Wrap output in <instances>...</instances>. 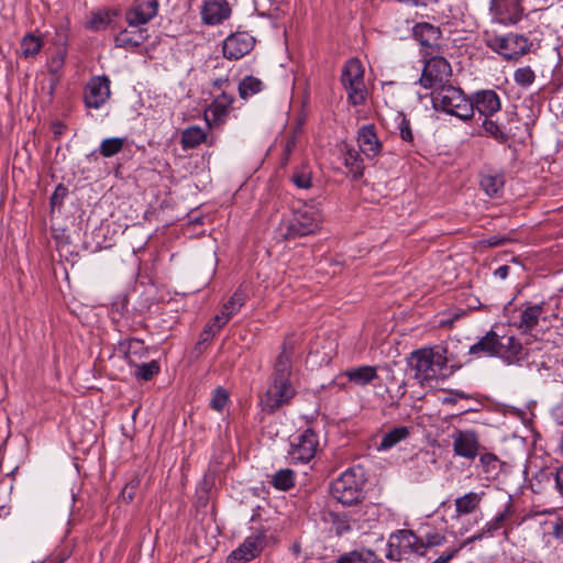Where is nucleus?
Returning a JSON list of instances; mask_svg holds the SVG:
<instances>
[{
	"label": "nucleus",
	"instance_id": "11",
	"mask_svg": "<svg viewBox=\"0 0 563 563\" xmlns=\"http://www.w3.org/2000/svg\"><path fill=\"white\" fill-rule=\"evenodd\" d=\"M471 104V119L475 111L481 117L490 118L501 109V100L493 89H482L473 92L468 98Z\"/></svg>",
	"mask_w": 563,
	"mask_h": 563
},
{
	"label": "nucleus",
	"instance_id": "39",
	"mask_svg": "<svg viewBox=\"0 0 563 563\" xmlns=\"http://www.w3.org/2000/svg\"><path fill=\"white\" fill-rule=\"evenodd\" d=\"M246 294L241 288H239L233 292L231 298L223 303L222 310L232 318L244 306Z\"/></svg>",
	"mask_w": 563,
	"mask_h": 563
},
{
	"label": "nucleus",
	"instance_id": "32",
	"mask_svg": "<svg viewBox=\"0 0 563 563\" xmlns=\"http://www.w3.org/2000/svg\"><path fill=\"white\" fill-rule=\"evenodd\" d=\"M410 434L409 428L405 426L396 427L384 434L378 450H389L394 448L396 444L407 439Z\"/></svg>",
	"mask_w": 563,
	"mask_h": 563
},
{
	"label": "nucleus",
	"instance_id": "29",
	"mask_svg": "<svg viewBox=\"0 0 563 563\" xmlns=\"http://www.w3.org/2000/svg\"><path fill=\"white\" fill-rule=\"evenodd\" d=\"M208 142V133L198 125H190L181 133V146L184 150L196 148L202 143Z\"/></svg>",
	"mask_w": 563,
	"mask_h": 563
},
{
	"label": "nucleus",
	"instance_id": "56",
	"mask_svg": "<svg viewBox=\"0 0 563 563\" xmlns=\"http://www.w3.org/2000/svg\"><path fill=\"white\" fill-rule=\"evenodd\" d=\"M219 331L210 323L203 329L201 336L205 341H207L210 338L214 336Z\"/></svg>",
	"mask_w": 563,
	"mask_h": 563
},
{
	"label": "nucleus",
	"instance_id": "15",
	"mask_svg": "<svg viewBox=\"0 0 563 563\" xmlns=\"http://www.w3.org/2000/svg\"><path fill=\"white\" fill-rule=\"evenodd\" d=\"M233 101V95L224 90L214 96L213 101L205 111V119L208 128L219 126L225 122Z\"/></svg>",
	"mask_w": 563,
	"mask_h": 563
},
{
	"label": "nucleus",
	"instance_id": "57",
	"mask_svg": "<svg viewBox=\"0 0 563 563\" xmlns=\"http://www.w3.org/2000/svg\"><path fill=\"white\" fill-rule=\"evenodd\" d=\"M553 536L556 538V539H562L563 538V520L560 519L558 520L554 526H553Z\"/></svg>",
	"mask_w": 563,
	"mask_h": 563
},
{
	"label": "nucleus",
	"instance_id": "47",
	"mask_svg": "<svg viewBox=\"0 0 563 563\" xmlns=\"http://www.w3.org/2000/svg\"><path fill=\"white\" fill-rule=\"evenodd\" d=\"M292 183L300 189H308L311 186V173L308 170H297L291 176Z\"/></svg>",
	"mask_w": 563,
	"mask_h": 563
},
{
	"label": "nucleus",
	"instance_id": "43",
	"mask_svg": "<svg viewBox=\"0 0 563 563\" xmlns=\"http://www.w3.org/2000/svg\"><path fill=\"white\" fill-rule=\"evenodd\" d=\"M136 367L135 376L143 380H151L159 373V365L156 361L134 365Z\"/></svg>",
	"mask_w": 563,
	"mask_h": 563
},
{
	"label": "nucleus",
	"instance_id": "42",
	"mask_svg": "<svg viewBox=\"0 0 563 563\" xmlns=\"http://www.w3.org/2000/svg\"><path fill=\"white\" fill-rule=\"evenodd\" d=\"M514 80L521 88H529L536 80V74L529 66L519 67L514 73Z\"/></svg>",
	"mask_w": 563,
	"mask_h": 563
},
{
	"label": "nucleus",
	"instance_id": "50",
	"mask_svg": "<svg viewBox=\"0 0 563 563\" xmlns=\"http://www.w3.org/2000/svg\"><path fill=\"white\" fill-rule=\"evenodd\" d=\"M231 319V317L221 309V312L212 319V327L220 331Z\"/></svg>",
	"mask_w": 563,
	"mask_h": 563
},
{
	"label": "nucleus",
	"instance_id": "31",
	"mask_svg": "<svg viewBox=\"0 0 563 563\" xmlns=\"http://www.w3.org/2000/svg\"><path fill=\"white\" fill-rule=\"evenodd\" d=\"M264 87L265 85L260 78L255 76H246L239 84V96L241 99L247 100L249 98L263 91Z\"/></svg>",
	"mask_w": 563,
	"mask_h": 563
},
{
	"label": "nucleus",
	"instance_id": "46",
	"mask_svg": "<svg viewBox=\"0 0 563 563\" xmlns=\"http://www.w3.org/2000/svg\"><path fill=\"white\" fill-rule=\"evenodd\" d=\"M399 118H400V121L398 123V130H399L400 137L402 139V141H405L407 143H412L413 142V133L411 130L410 121L404 114H400Z\"/></svg>",
	"mask_w": 563,
	"mask_h": 563
},
{
	"label": "nucleus",
	"instance_id": "5",
	"mask_svg": "<svg viewBox=\"0 0 563 563\" xmlns=\"http://www.w3.org/2000/svg\"><path fill=\"white\" fill-rule=\"evenodd\" d=\"M432 104L437 111H443L463 121L471 119V104L464 92L452 85L438 87L432 91Z\"/></svg>",
	"mask_w": 563,
	"mask_h": 563
},
{
	"label": "nucleus",
	"instance_id": "27",
	"mask_svg": "<svg viewBox=\"0 0 563 563\" xmlns=\"http://www.w3.org/2000/svg\"><path fill=\"white\" fill-rule=\"evenodd\" d=\"M344 376L357 386H366L377 378V368L371 365L356 366L346 369Z\"/></svg>",
	"mask_w": 563,
	"mask_h": 563
},
{
	"label": "nucleus",
	"instance_id": "14",
	"mask_svg": "<svg viewBox=\"0 0 563 563\" xmlns=\"http://www.w3.org/2000/svg\"><path fill=\"white\" fill-rule=\"evenodd\" d=\"M495 350L494 357H499L509 365L520 364L526 358L525 347L514 335L496 333Z\"/></svg>",
	"mask_w": 563,
	"mask_h": 563
},
{
	"label": "nucleus",
	"instance_id": "25",
	"mask_svg": "<svg viewBox=\"0 0 563 563\" xmlns=\"http://www.w3.org/2000/svg\"><path fill=\"white\" fill-rule=\"evenodd\" d=\"M119 350L124 354L125 361L132 366L137 361L147 356V349L144 342L139 339H126L119 343Z\"/></svg>",
	"mask_w": 563,
	"mask_h": 563
},
{
	"label": "nucleus",
	"instance_id": "63",
	"mask_svg": "<svg viewBox=\"0 0 563 563\" xmlns=\"http://www.w3.org/2000/svg\"><path fill=\"white\" fill-rule=\"evenodd\" d=\"M473 542H475V540L473 539V536H471L464 541V544H471Z\"/></svg>",
	"mask_w": 563,
	"mask_h": 563
},
{
	"label": "nucleus",
	"instance_id": "36",
	"mask_svg": "<svg viewBox=\"0 0 563 563\" xmlns=\"http://www.w3.org/2000/svg\"><path fill=\"white\" fill-rule=\"evenodd\" d=\"M43 47V38L41 35H36L34 33H29L23 36L21 41V52L22 55L27 57H33L37 55Z\"/></svg>",
	"mask_w": 563,
	"mask_h": 563
},
{
	"label": "nucleus",
	"instance_id": "58",
	"mask_svg": "<svg viewBox=\"0 0 563 563\" xmlns=\"http://www.w3.org/2000/svg\"><path fill=\"white\" fill-rule=\"evenodd\" d=\"M509 271H510V268H509V266H508V265H501V266H499V267L495 271V273H494V274H495V276H496V277H498V278H500V279H505V278L508 276Z\"/></svg>",
	"mask_w": 563,
	"mask_h": 563
},
{
	"label": "nucleus",
	"instance_id": "7",
	"mask_svg": "<svg viewBox=\"0 0 563 563\" xmlns=\"http://www.w3.org/2000/svg\"><path fill=\"white\" fill-rule=\"evenodd\" d=\"M319 449V437L310 428L294 437L288 450V456L292 463L306 464L317 454Z\"/></svg>",
	"mask_w": 563,
	"mask_h": 563
},
{
	"label": "nucleus",
	"instance_id": "55",
	"mask_svg": "<svg viewBox=\"0 0 563 563\" xmlns=\"http://www.w3.org/2000/svg\"><path fill=\"white\" fill-rule=\"evenodd\" d=\"M457 552H459L457 549L451 550L450 552L440 555L432 563H448V562H450L456 555Z\"/></svg>",
	"mask_w": 563,
	"mask_h": 563
},
{
	"label": "nucleus",
	"instance_id": "13",
	"mask_svg": "<svg viewBox=\"0 0 563 563\" xmlns=\"http://www.w3.org/2000/svg\"><path fill=\"white\" fill-rule=\"evenodd\" d=\"M455 455L466 460H474L481 450L478 434L474 430L456 429L451 435Z\"/></svg>",
	"mask_w": 563,
	"mask_h": 563
},
{
	"label": "nucleus",
	"instance_id": "35",
	"mask_svg": "<svg viewBox=\"0 0 563 563\" xmlns=\"http://www.w3.org/2000/svg\"><path fill=\"white\" fill-rule=\"evenodd\" d=\"M512 505L508 503L503 511L483 526L484 533H486L488 538L494 537L495 532L501 529L505 521L512 516Z\"/></svg>",
	"mask_w": 563,
	"mask_h": 563
},
{
	"label": "nucleus",
	"instance_id": "38",
	"mask_svg": "<svg viewBox=\"0 0 563 563\" xmlns=\"http://www.w3.org/2000/svg\"><path fill=\"white\" fill-rule=\"evenodd\" d=\"M376 555L371 550L352 551L342 555L338 563H375Z\"/></svg>",
	"mask_w": 563,
	"mask_h": 563
},
{
	"label": "nucleus",
	"instance_id": "16",
	"mask_svg": "<svg viewBox=\"0 0 563 563\" xmlns=\"http://www.w3.org/2000/svg\"><path fill=\"white\" fill-rule=\"evenodd\" d=\"M255 45V37L247 32H235L229 35L222 46L223 56L238 60L249 54Z\"/></svg>",
	"mask_w": 563,
	"mask_h": 563
},
{
	"label": "nucleus",
	"instance_id": "48",
	"mask_svg": "<svg viewBox=\"0 0 563 563\" xmlns=\"http://www.w3.org/2000/svg\"><path fill=\"white\" fill-rule=\"evenodd\" d=\"M228 399H229L228 393L223 388H218V389H216V391L211 398L210 406L212 409H214L217 411H221L224 408V406L227 405Z\"/></svg>",
	"mask_w": 563,
	"mask_h": 563
},
{
	"label": "nucleus",
	"instance_id": "18",
	"mask_svg": "<svg viewBox=\"0 0 563 563\" xmlns=\"http://www.w3.org/2000/svg\"><path fill=\"white\" fill-rule=\"evenodd\" d=\"M157 0H143L134 3L125 12V21L130 26L139 27L148 23L158 12Z\"/></svg>",
	"mask_w": 563,
	"mask_h": 563
},
{
	"label": "nucleus",
	"instance_id": "12",
	"mask_svg": "<svg viewBox=\"0 0 563 563\" xmlns=\"http://www.w3.org/2000/svg\"><path fill=\"white\" fill-rule=\"evenodd\" d=\"M266 542L264 530H256L249 536L244 542L235 549L229 556V563H246L255 559L263 551Z\"/></svg>",
	"mask_w": 563,
	"mask_h": 563
},
{
	"label": "nucleus",
	"instance_id": "34",
	"mask_svg": "<svg viewBox=\"0 0 563 563\" xmlns=\"http://www.w3.org/2000/svg\"><path fill=\"white\" fill-rule=\"evenodd\" d=\"M344 165L353 174L354 178H360L363 175V158L357 150L350 147L345 151Z\"/></svg>",
	"mask_w": 563,
	"mask_h": 563
},
{
	"label": "nucleus",
	"instance_id": "61",
	"mask_svg": "<svg viewBox=\"0 0 563 563\" xmlns=\"http://www.w3.org/2000/svg\"><path fill=\"white\" fill-rule=\"evenodd\" d=\"M485 538H488V537L486 536V533H484V529L483 528L479 529L476 533L473 534V539L475 541H479V540L485 539Z\"/></svg>",
	"mask_w": 563,
	"mask_h": 563
},
{
	"label": "nucleus",
	"instance_id": "41",
	"mask_svg": "<svg viewBox=\"0 0 563 563\" xmlns=\"http://www.w3.org/2000/svg\"><path fill=\"white\" fill-rule=\"evenodd\" d=\"M110 21V13L106 10H99L91 13V18L87 22V27L92 31H101L108 26Z\"/></svg>",
	"mask_w": 563,
	"mask_h": 563
},
{
	"label": "nucleus",
	"instance_id": "23",
	"mask_svg": "<svg viewBox=\"0 0 563 563\" xmlns=\"http://www.w3.org/2000/svg\"><path fill=\"white\" fill-rule=\"evenodd\" d=\"M230 14L231 8L227 0H207L201 11L203 22L210 25L221 23Z\"/></svg>",
	"mask_w": 563,
	"mask_h": 563
},
{
	"label": "nucleus",
	"instance_id": "49",
	"mask_svg": "<svg viewBox=\"0 0 563 563\" xmlns=\"http://www.w3.org/2000/svg\"><path fill=\"white\" fill-rule=\"evenodd\" d=\"M444 539H445L444 536H442L441 533H437V532L426 534L424 539H422L423 550L427 548L442 544Z\"/></svg>",
	"mask_w": 563,
	"mask_h": 563
},
{
	"label": "nucleus",
	"instance_id": "40",
	"mask_svg": "<svg viewBox=\"0 0 563 563\" xmlns=\"http://www.w3.org/2000/svg\"><path fill=\"white\" fill-rule=\"evenodd\" d=\"M272 484L280 490H288L295 485V474L291 470L285 468L275 473Z\"/></svg>",
	"mask_w": 563,
	"mask_h": 563
},
{
	"label": "nucleus",
	"instance_id": "8",
	"mask_svg": "<svg viewBox=\"0 0 563 563\" xmlns=\"http://www.w3.org/2000/svg\"><path fill=\"white\" fill-rule=\"evenodd\" d=\"M422 552L423 541L421 538L410 530H399L390 536L386 556L394 561H400L405 554Z\"/></svg>",
	"mask_w": 563,
	"mask_h": 563
},
{
	"label": "nucleus",
	"instance_id": "17",
	"mask_svg": "<svg viewBox=\"0 0 563 563\" xmlns=\"http://www.w3.org/2000/svg\"><path fill=\"white\" fill-rule=\"evenodd\" d=\"M110 79L107 76L92 77L85 89L87 108L100 109L110 98Z\"/></svg>",
	"mask_w": 563,
	"mask_h": 563
},
{
	"label": "nucleus",
	"instance_id": "6",
	"mask_svg": "<svg viewBox=\"0 0 563 563\" xmlns=\"http://www.w3.org/2000/svg\"><path fill=\"white\" fill-rule=\"evenodd\" d=\"M341 81L347 92V99L353 106H360L366 100L364 67L360 59L351 58L345 63Z\"/></svg>",
	"mask_w": 563,
	"mask_h": 563
},
{
	"label": "nucleus",
	"instance_id": "53",
	"mask_svg": "<svg viewBox=\"0 0 563 563\" xmlns=\"http://www.w3.org/2000/svg\"><path fill=\"white\" fill-rule=\"evenodd\" d=\"M507 241H508V239H506V238H501L499 235H494V236H490V238L484 240L483 243L487 246L495 247V246L504 245Z\"/></svg>",
	"mask_w": 563,
	"mask_h": 563
},
{
	"label": "nucleus",
	"instance_id": "37",
	"mask_svg": "<svg viewBox=\"0 0 563 563\" xmlns=\"http://www.w3.org/2000/svg\"><path fill=\"white\" fill-rule=\"evenodd\" d=\"M125 144L123 137H108L102 140L99 146V153L102 157L109 158L120 153Z\"/></svg>",
	"mask_w": 563,
	"mask_h": 563
},
{
	"label": "nucleus",
	"instance_id": "10",
	"mask_svg": "<svg viewBox=\"0 0 563 563\" xmlns=\"http://www.w3.org/2000/svg\"><path fill=\"white\" fill-rule=\"evenodd\" d=\"M452 75L451 65L440 56H431L424 63L420 82L424 88L435 89L445 86Z\"/></svg>",
	"mask_w": 563,
	"mask_h": 563
},
{
	"label": "nucleus",
	"instance_id": "60",
	"mask_svg": "<svg viewBox=\"0 0 563 563\" xmlns=\"http://www.w3.org/2000/svg\"><path fill=\"white\" fill-rule=\"evenodd\" d=\"M453 395L455 396L456 400L457 399H470L471 398L470 395L465 394L462 390H453Z\"/></svg>",
	"mask_w": 563,
	"mask_h": 563
},
{
	"label": "nucleus",
	"instance_id": "26",
	"mask_svg": "<svg viewBox=\"0 0 563 563\" xmlns=\"http://www.w3.org/2000/svg\"><path fill=\"white\" fill-rule=\"evenodd\" d=\"M148 37L145 29L136 31L123 30L114 38L115 45L125 49H134L142 45Z\"/></svg>",
	"mask_w": 563,
	"mask_h": 563
},
{
	"label": "nucleus",
	"instance_id": "30",
	"mask_svg": "<svg viewBox=\"0 0 563 563\" xmlns=\"http://www.w3.org/2000/svg\"><path fill=\"white\" fill-rule=\"evenodd\" d=\"M496 345V332L490 330L483 338H481L476 343L470 346L468 354L475 356H492L494 357V353Z\"/></svg>",
	"mask_w": 563,
	"mask_h": 563
},
{
	"label": "nucleus",
	"instance_id": "9",
	"mask_svg": "<svg viewBox=\"0 0 563 563\" xmlns=\"http://www.w3.org/2000/svg\"><path fill=\"white\" fill-rule=\"evenodd\" d=\"M487 45L507 59H517L529 49L528 38L514 33L492 36Z\"/></svg>",
	"mask_w": 563,
	"mask_h": 563
},
{
	"label": "nucleus",
	"instance_id": "4",
	"mask_svg": "<svg viewBox=\"0 0 563 563\" xmlns=\"http://www.w3.org/2000/svg\"><path fill=\"white\" fill-rule=\"evenodd\" d=\"M365 477L360 467L346 470L331 484V494L334 499L344 506L361 503L364 497Z\"/></svg>",
	"mask_w": 563,
	"mask_h": 563
},
{
	"label": "nucleus",
	"instance_id": "62",
	"mask_svg": "<svg viewBox=\"0 0 563 563\" xmlns=\"http://www.w3.org/2000/svg\"><path fill=\"white\" fill-rule=\"evenodd\" d=\"M443 402L444 404H455L456 402V398L455 396L453 395V391L450 393V396L449 397H445L443 399Z\"/></svg>",
	"mask_w": 563,
	"mask_h": 563
},
{
	"label": "nucleus",
	"instance_id": "45",
	"mask_svg": "<svg viewBox=\"0 0 563 563\" xmlns=\"http://www.w3.org/2000/svg\"><path fill=\"white\" fill-rule=\"evenodd\" d=\"M140 484L141 481L139 478H133L132 481H130L120 493L121 500L126 504H130L134 499Z\"/></svg>",
	"mask_w": 563,
	"mask_h": 563
},
{
	"label": "nucleus",
	"instance_id": "28",
	"mask_svg": "<svg viewBox=\"0 0 563 563\" xmlns=\"http://www.w3.org/2000/svg\"><path fill=\"white\" fill-rule=\"evenodd\" d=\"M481 187L489 197H498L503 191L505 179L498 172H487L481 176Z\"/></svg>",
	"mask_w": 563,
	"mask_h": 563
},
{
	"label": "nucleus",
	"instance_id": "3",
	"mask_svg": "<svg viewBox=\"0 0 563 563\" xmlns=\"http://www.w3.org/2000/svg\"><path fill=\"white\" fill-rule=\"evenodd\" d=\"M322 214L318 208L303 205L294 211L290 219L279 225L280 235L286 240H295L314 234L321 228Z\"/></svg>",
	"mask_w": 563,
	"mask_h": 563
},
{
	"label": "nucleus",
	"instance_id": "20",
	"mask_svg": "<svg viewBox=\"0 0 563 563\" xmlns=\"http://www.w3.org/2000/svg\"><path fill=\"white\" fill-rule=\"evenodd\" d=\"M66 40L67 32L64 27H59L56 30V41L55 43L59 46L56 54L51 57L47 63V70L51 75V86L54 88L62 77V70L65 65L66 59Z\"/></svg>",
	"mask_w": 563,
	"mask_h": 563
},
{
	"label": "nucleus",
	"instance_id": "22",
	"mask_svg": "<svg viewBox=\"0 0 563 563\" xmlns=\"http://www.w3.org/2000/svg\"><path fill=\"white\" fill-rule=\"evenodd\" d=\"M544 313V303H526L522 306L519 312V321L516 323L517 328L523 332H531L539 323V320L545 319L543 317Z\"/></svg>",
	"mask_w": 563,
	"mask_h": 563
},
{
	"label": "nucleus",
	"instance_id": "2",
	"mask_svg": "<svg viewBox=\"0 0 563 563\" xmlns=\"http://www.w3.org/2000/svg\"><path fill=\"white\" fill-rule=\"evenodd\" d=\"M408 363L416 372L415 378L421 383L449 377L463 366L443 345L413 351Z\"/></svg>",
	"mask_w": 563,
	"mask_h": 563
},
{
	"label": "nucleus",
	"instance_id": "44",
	"mask_svg": "<svg viewBox=\"0 0 563 563\" xmlns=\"http://www.w3.org/2000/svg\"><path fill=\"white\" fill-rule=\"evenodd\" d=\"M482 125H483L485 132L487 134H489L490 136H493L499 141H506L507 135L500 130L497 122H495L490 118H484Z\"/></svg>",
	"mask_w": 563,
	"mask_h": 563
},
{
	"label": "nucleus",
	"instance_id": "1",
	"mask_svg": "<svg viewBox=\"0 0 563 563\" xmlns=\"http://www.w3.org/2000/svg\"><path fill=\"white\" fill-rule=\"evenodd\" d=\"M292 350V342L285 340L274 364L272 383L266 393L261 396V407L268 413H273L283 406L289 405L296 396V389L290 382Z\"/></svg>",
	"mask_w": 563,
	"mask_h": 563
},
{
	"label": "nucleus",
	"instance_id": "33",
	"mask_svg": "<svg viewBox=\"0 0 563 563\" xmlns=\"http://www.w3.org/2000/svg\"><path fill=\"white\" fill-rule=\"evenodd\" d=\"M478 467L482 468L487 478H495L500 472L501 462L494 453L486 452L479 455Z\"/></svg>",
	"mask_w": 563,
	"mask_h": 563
},
{
	"label": "nucleus",
	"instance_id": "19",
	"mask_svg": "<svg viewBox=\"0 0 563 563\" xmlns=\"http://www.w3.org/2000/svg\"><path fill=\"white\" fill-rule=\"evenodd\" d=\"M412 32L413 37L426 49L424 57L432 55L433 52L440 48L441 31L439 27L423 22L416 24Z\"/></svg>",
	"mask_w": 563,
	"mask_h": 563
},
{
	"label": "nucleus",
	"instance_id": "51",
	"mask_svg": "<svg viewBox=\"0 0 563 563\" xmlns=\"http://www.w3.org/2000/svg\"><path fill=\"white\" fill-rule=\"evenodd\" d=\"M335 531L338 534H343L351 530L350 522L346 518H338L334 522Z\"/></svg>",
	"mask_w": 563,
	"mask_h": 563
},
{
	"label": "nucleus",
	"instance_id": "54",
	"mask_svg": "<svg viewBox=\"0 0 563 563\" xmlns=\"http://www.w3.org/2000/svg\"><path fill=\"white\" fill-rule=\"evenodd\" d=\"M65 194H66V189L62 185L57 186V188L55 189L54 194L51 197L52 205H56V203L60 202L63 200Z\"/></svg>",
	"mask_w": 563,
	"mask_h": 563
},
{
	"label": "nucleus",
	"instance_id": "52",
	"mask_svg": "<svg viewBox=\"0 0 563 563\" xmlns=\"http://www.w3.org/2000/svg\"><path fill=\"white\" fill-rule=\"evenodd\" d=\"M230 86H231V84H230V80L228 77L217 78L216 80L212 81L213 89L219 90L220 92H222L223 90L228 91Z\"/></svg>",
	"mask_w": 563,
	"mask_h": 563
},
{
	"label": "nucleus",
	"instance_id": "24",
	"mask_svg": "<svg viewBox=\"0 0 563 563\" xmlns=\"http://www.w3.org/2000/svg\"><path fill=\"white\" fill-rule=\"evenodd\" d=\"M484 496V492H468L463 496L457 497L454 500L455 517L460 518L475 512L479 508Z\"/></svg>",
	"mask_w": 563,
	"mask_h": 563
},
{
	"label": "nucleus",
	"instance_id": "59",
	"mask_svg": "<svg viewBox=\"0 0 563 563\" xmlns=\"http://www.w3.org/2000/svg\"><path fill=\"white\" fill-rule=\"evenodd\" d=\"M556 484L563 493V466L556 473Z\"/></svg>",
	"mask_w": 563,
	"mask_h": 563
},
{
	"label": "nucleus",
	"instance_id": "21",
	"mask_svg": "<svg viewBox=\"0 0 563 563\" xmlns=\"http://www.w3.org/2000/svg\"><path fill=\"white\" fill-rule=\"evenodd\" d=\"M357 143L360 150L367 158L377 157L383 150V144L377 136L374 124L362 125L358 129Z\"/></svg>",
	"mask_w": 563,
	"mask_h": 563
}]
</instances>
